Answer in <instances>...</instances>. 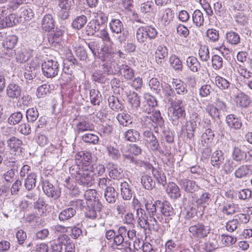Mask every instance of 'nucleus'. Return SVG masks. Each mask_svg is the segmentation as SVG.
Instances as JSON below:
<instances>
[{
    "mask_svg": "<svg viewBox=\"0 0 252 252\" xmlns=\"http://www.w3.org/2000/svg\"><path fill=\"white\" fill-rule=\"evenodd\" d=\"M87 21V17L81 15L77 16L72 22V27L73 29L80 30L83 28Z\"/></svg>",
    "mask_w": 252,
    "mask_h": 252,
    "instance_id": "nucleus-44",
    "label": "nucleus"
},
{
    "mask_svg": "<svg viewBox=\"0 0 252 252\" xmlns=\"http://www.w3.org/2000/svg\"><path fill=\"white\" fill-rule=\"evenodd\" d=\"M18 22L15 14H11L7 17H4L0 20V29L6 27H11L15 25Z\"/></svg>",
    "mask_w": 252,
    "mask_h": 252,
    "instance_id": "nucleus-32",
    "label": "nucleus"
},
{
    "mask_svg": "<svg viewBox=\"0 0 252 252\" xmlns=\"http://www.w3.org/2000/svg\"><path fill=\"white\" fill-rule=\"evenodd\" d=\"M178 183L181 188L187 193H193L199 189V186L194 181L188 179H181L178 180Z\"/></svg>",
    "mask_w": 252,
    "mask_h": 252,
    "instance_id": "nucleus-9",
    "label": "nucleus"
},
{
    "mask_svg": "<svg viewBox=\"0 0 252 252\" xmlns=\"http://www.w3.org/2000/svg\"><path fill=\"white\" fill-rule=\"evenodd\" d=\"M157 207L159 208L158 211L165 217L172 216L174 215V210L169 203L162 202L159 200L156 201Z\"/></svg>",
    "mask_w": 252,
    "mask_h": 252,
    "instance_id": "nucleus-16",
    "label": "nucleus"
},
{
    "mask_svg": "<svg viewBox=\"0 0 252 252\" xmlns=\"http://www.w3.org/2000/svg\"><path fill=\"white\" fill-rule=\"evenodd\" d=\"M235 99L237 104L242 108L248 107L251 103L250 96L242 92L237 94Z\"/></svg>",
    "mask_w": 252,
    "mask_h": 252,
    "instance_id": "nucleus-24",
    "label": "nucleus"
},
{
    "mask_svg": "<svg viewBox=\"0 0 252 252\" xmlns=\"http://www.w3.org/2000/svg\"><path fill=\"white\" fill-rule=\"evenodd\" d=\"M95 205L96 206V210L94 209V207H90L89 206H88V208L86 209V211L85 212V216L86 217L91 219H94L96 218L97 213H99V211L101 209L102 205L99 202H96V204Z\"/></svg>",
    "mask_w": 252,
    "mask_h": 252,
    "instance_id": "nucleus-43",
    "label": "nucleus"
},
{
    "mask_svg": "<svg viewBox=\"0 0 252 252\" xmlns=\"http://www.w3.org/2000/svg\"><path fill=\"white\" fill-rule=\"evenodd\" d=\"M120 73L126 81L132 80L134 78L135 71L128 65L122 64L120 69Z\"/></svg>",
    "mask_w": 252,
    "mask_h": 252,
    "instance_id": "nucleus-31",
    "label": "nucleus"
},
{
    "mask_svg": "<svg viewBox=\"0 0 252 252\" xmlns=\"http://www.w3.org/2000/svg\"><path fill=\"white\" fill-rule=\"evenodd\" d=\"M187 65L191 71L196 72L200 68V63L197 59L193 56L189 57L186 60Z\"/></svg>",
    "mask_w": 252,
    "mask_h": 252,
    "instance_id": "nucleus-38",
    "label": "nucleus"
},
{
    "mask_svg": "<svg viewBox=\"0 0 252 252\" xmlns=\"http://www.w3.org/2000/svg\"><path fill=\"white\" fill-rule=\"evenodd\" d=\"M234 69L241 76L245 79H249L252 77V72L242 64L236 63Z\"/></svg>",
    "mask_w": 252,
    "mask_h": 252,
    "instance_id": "nucleus-36",
    "label": "nucleus"
},
{
    "mask_svg": "<svg viewBox=\"0 0 252 252\" xmlns=\"http://www.w3.org/2000/svg\"><path fill=\"white\" fill-rule=\"evenodd\" d=\"M246 148L244 145L234 146L231 155L232 159L239 162L245 161L246 158Z\"/></svg>",
    "mask_w": 252,
    "mask_h": 252,
    "instance_id": "nucleus-13",
    "label": "nucleus"
},
{
    "mask_svg": "<svg viewBox=\"0 0 252 252\" xmlns=\"http://www.w3.org/2000/svg\"><path fill=\"white\" fill-rule=\"evenodd\" d=\"M91 102L94 105H99L100 101L101 94L100 92L96 90L92 89L90 92Z\"/></svg>",
    "mask_w": 252,
    "mask_h": 252,
    "instance_id": "nucleus-64",
    "label": "nucleus"
},
{
    "mask_svg": "<svg viewBox=\"0 0 252 252\" xmlns=\"http://www.w3.org/2000/svg\"><path fill=\"white\" fill-rule=\"evenodd\" d=\"M109 26L113 33H121L124 30L123 23L119 19H112L109 23Z\"/></svg>",
    "mask_w": 252,
    "mask_h": 252,
    "instance_id": "nucleus-39",
    "label": "nucleus"
},
{
    "mask_svg": "<svg viewBox=\"0 0 252 252\" xmlns=\"http://www.w3.org/2000/svg\"><path fill=\"white\" fill-rule=\"evenodd\" d=\"M117 119L124 126H127L132 123V118L130 115L124 113L117 115Z\"/></svg>",
    "mask_w": 252,
    "mask_h": 252,
    "instance_id": "nucleus-45",
    "label": "nucleus"
},
{
    "mask_svg": "<svg viewBox=\"0 0 252 252\" xmlns=\"http://www.w3.org/2000/svg\"><path fill=\"white\" fill-rule=\"evenodd\" d=\"M225 122L230 130H237L242 126V122L240 117L230 114L226 116Z\"/></svg>",
    "mask_w": 252,
    "mask_h": 252,
    "instance_id": "nucleus-11",
    "label": "nucleus"
},
{
    "mask_svg": "<svg viewBox=\"0 0 252 252\" xmlns=\"http://www.w3.org/2000/svg\"><path fill=\"white\" fill-rule=\"evenodd\" d=\"M123 137L126 141L136 142L140 139V133L134 129H129L123 133Z\"/></svg>",
    "mask_w": 252,
    "mask_h": 252,
    "instance_id": "nucleus-25",
    "label": "nucleus"
},
{
    "mask_svg": "<svg viewBox=\"0 0 252 252\" xmlns=\"http://www.w3.org/2000/svg\"><path fill=\"white\" fill-rule=\"evenodd\" d=\"M211 60L212 66L214 69L219 70L222 67L223 61L220 56L215 55L212 57Z\"/></svg>",
    "mask_w": 252,
    "mask_h": 252,
    "instance_id": "nucleus-63",
    "label": "nucleus"
},
{
    "mask_svg": "<svg viewBox=\"0 0 252 252\" xmlns=\"http://www.w3.org/2000/svg\"><path fill=\"white\" fill-rule=\"evenodd\" d=\"M214 136L213 131L209 128L206 129L202 135L201 140L202 145L204 147L203 153L206 154V156L209 155L211 152L210 147Z\"/></svg>",
    "mask_w": 252,
    "mask_h": 252,
    "instance_id": "nucleus-8",
    "label": "nucleus"
},
{
    "mask_svg": "<svg viewBox=\"0 0 252 252\" xmlns=\"http://www.w3.org/2000/svg\"><path fill=\"white\" fill-rule=\"evenodd\" d=\"M39 113L35 108H30L26 111V118L29 123L35 122L38 117Z\"/></svg>",
    "mask_w": 252,
    "mask_h": 252,
    "instance_id": "nucleus-53",
    "label": "nucleus"
},
{
    "mask_svg": "<svg viewBox=\"0 0 252 252\" xmlns=\"http://www.w3.org/2000/svg\"><path fill=\"white\" fill-rule=\"evenodd\" d=\"M124 94L126 96L128 102L130 106V112L135 115L141 104L139 95L137 93L130 90H125Z\"/></svg>",
    "mask_w": 252,
    "mask_h": 252,
    "instance_id": "nucleus-5",
    "label": "nucleus"
},
{
    "mask_svg": "<svg viewBox=\"0 0 252 252\" xmlns=\"http://www.w3.org/2000/svg\"><path fill=\"white\" fill-rule=\"evenodd\" d=\"M198 55L201 61L207 62L210 59L208 47L206 45H201L198 50Z\"/></svg>",
    "mask_w": 252,
    "mask_h": 252,
    "instance_id": "nucleus-52",
    "label": "nucleus"
},
{
    "mask_svg": "<svg viewBox=\"0 0 252 252\" xmlns=\"http://www.w3.org/2000/svg\"><path fill=\"white\" fill-rule=\"evenodd\" d=\"M91 168V171L94 173V177L95 174L98 176H101L105 172V168L104 165L99 163H94L91 165H89Z\"/></svg>",
    "mask_w": 252,
    "mask_h": 252,
    "instance_id": "nucleus-59",
    "label": "nucleus"
},
{
    "mask_svg": "<svg viewBox=\"0 0 252 252\" xmlns=\"http://www.w3.org/2000/svg\"><path fill=\"white\" fill-rule=\"evenodd\" d=\"M106 149L108 157L112 160L117 161L120 158L121 154L119 150L116 147L109 145L106 147Z\"/></svg>",
    "mask_w": 252,
    "mask_h": 252,
    "instance_id": "nucleus-37",
    "label": "nucleus"
},
{
    "mask_svg": "<svg viewBox=\"0 0 252 252\" xmlns=\"http://www.w3.org/2000/svg\"><path fill=\"white\" fill-rule=\"evenodd\" d=\"M149 86L151 90L156 94H159L161 91V84L158 79L156 78H151L149 82Z\"/></svg>",
    "mask_w": 252,
    "mask_h": 252,
    "instance_id": "nucleus-62",
    "label": "nucleus"
},
{
    "mask_svg": "<svg viewBox=\"0 0 252 252\" xmlns=\"http://www.w3.org/2000/svg\"><path fill=\"white\" fill-rule=\"evenodd\" d=\"M97 193L94 189H90L86 191L84 196L86 201H94V205L97 202Z\"/></svg>",
    "mask_w": 252,
    "mask_h": 252,
    "instance_id": "nucleus-60",
    "label": "nucleus"
},
{
    "mask_svg": "<svg viewBox=\"0 0 252 252\" xmlns=\"http://www.w3.org/2000/svg\"><path fill=\"white\" fill-rule=\"evenodd\" d=\"M141 180L142 185L147 189H151L155 186V181L151 176L143 175L141 177Z\"/></svg>",
    "mask_w": 252,
    "mask_h": 252,
    "instance_id": "nucleus-49",
    "label": "nucleus"
},
{
    "mask_svg": "<svg viewBox=\"0 0 252 252\" xmlns=\"http://www.w3.org/2000/svg\"><path fill=\"white\" fill-rule=\"evenodd\" d=\"M192 236L198 239L204 238L210 233L209 226L205 225L202 222H194L190 224L189 228Z\"/></svg>",
    "mask_w": 252,
    "mask_h": 252,
    "instance_id": "nucleus-3",
    "label": "nucleus"
},
{
    "mask_svg": "<svg viewBox=\"0 0 252 252\" xmlns=\"http://www.w3.org/2000/svg\"><path fill=\"white\" fill-rule=\"evenodd\" d=\"M224 159L223 152L220 150H217L211 156V162L214 167L219 168L223 162Z\"/></svg>",
    "mask_w": 252,
    "mask_h": 252,
    "instance_id": "nucleus-27",
    "label": "nucleus"
},
{
    "mask_svg": "<svg viewBox=\"0 0 252 252\" xmlns=\"http://www.w3.org/2000/svg\"><path fill=\"white\" fill-rule=\"evenodd\" d=\"M76 213L73 207H69L63 210L59 214V219L61 221H66L72 218Z\"/></svg>",
    "mask_w": 252,
    "mask_h": 252,
    "instance_id": "nucleus-35",
    "label": "nucleus"
},
{
    "mask_svg": "<svg viewBox=\"0 0 252 252\" xmlns=\"http://www.w3.org/2000/svg\"><path fill=\"white\" fill-rule=\"evenodd\" d=\"M144 98L145 101L144 103H146L144 108H146V105H148L150 107L154 108L157 106L158 101L156 97L153 95H151L149 93L145 94L144 95Z\"/></svg>",
    "mask_w": 252,
    "mask_h": 252,
    "instance_id": "nucleus-58",
    "label": "nucleus"
},
{
    "mask_svg": "<svg viewBox=\"0 0 252 252\" xmlns=\"http://www.w3.org/2000/svg\"><path fill=\"white\" fill-rule=\"evenodd\" d=\"M104 197L109 203H114L118 198L116 189L112 187H107L104 191Z\"/></svg>",
    "mask_w": 252,
    "mask_h": 252,
    "instance_id": "nucleus-33",
    "label": "nucleus"
},
{
    "mask_svg": "<svg viewBox=\"0 0 252 252\" xmlns=\"http://www.w3.org/2000/svg\"><path fill=\"white\" fill-rule=\"evenodd\" d=\"M46 208V204L43 199L39 198L34 203V208L37 211V215L42 216L44 213Z\"/></svg>",
    "mask_w": 252,
    "mask_h": 252,
    "instance_id": "nucleus-55",
    "label": "nucleus"
},
{
    "mask_svg": "<svg viewBox=\"0 0 252 252\" xmlns=\"http://www.w3.org/2000/svg\"><path fill=\"white\" fill-rule=\"evenodd\" d=\"M166 191L170 197L173 199L179 198L181 196V191L179 187L174 182H169Z\"/></svg>",
    "mask_w": 252,
    "mask_h": 252,
    "instance_id": "nucleus-19",
    "label": "nucleus"
},
{
    "mask_svg": "<svg viewBox=\"0 0 252 252\" xmlns=\"http://www.w3.org/2000/svg\"><path fill=\"white\" fill-rule=\"evenodd\" d=\"M169 63L172 67L175 70H181L182 69V63L176 55H173L170 56Z\"/></svg>",
    "mask_w": 252,
    "mask_h": 252,
    "instance_id": "nucleus-57",
    "label": "nucleus"
},
{
    "mask_svg": "<svg viewBox=\"0 0 252 252\" xmlns=\"http://www.w3.org/2000/svg\"><path fill=\"white\" fill-rule=\"evenodd\" d=\"M225 38L228 43L233 46L238 45L241 42L240 35L233 31L227 32L225 33Z\"/></svg>",
    "mask_w": 252,
    "mask_h": 252,
    "instance_id": "nucleus-28",
    "label": "nucleus"
},
{
    "mask_svg": "<svg viewBox=\"0 0 252 252\" xmlns=\"http://www.w3.org/2000/svg\"><path fill=\"white\" fill-rule=\"evenodd\" d=\"M94 125L86 117L80 118L75 125V133L76 135L88 131H93Z\"/></svg>",
    "mask_w": 252,
    "mask_h": 252,
    "instance_id": "nucleus-7",
    "label": "nucleus"
},
{
    "mask_svg": "<svg viewBox=\"0 0 252 252\" xmlns=\"http://www.w3.org/2000/svg\"><path fill=\"white\" fill-rule=\"evenodd\" d=\"M138 225L141 228L146 229L149 223L147 221L148 217L143 209L138 208L136 209V216Z\"/></svg>",
    "mask_w": 252,
    "mask_h": 252,
    "instance_id": "nucleus-23",
    "label": "nucleus"
},
{
    "mask_svg": "<svg viewBox=\"0 0 252 252\" xmlns=\"http://www.w3.org/2000/svg\"><path fill=\"white\" fill-rule=\"evenodd\" d=\"M206 35L209 42H218L220 34L218 30L215 29H209L206 32Z\"/></svg>",
    "mask_w": 252,
    "mask_h": 252,
    "instance_id": "nucleus-51",
    "label": "nucleus"
},
{
    "mask_svg": "<svg viewBox=\"0 0 252 252\" xmlns=\"http://www.w3.org/2000/svg\"><path fill=\"white\" fill-rule=\"evenodd\" d=\"M7 145L10 149L14 151H18L19 150L21 151V146L22 145V141L13 136L7 140Z\"/></svg>",
    "mask_w": 252,
    "mask_h": 252,
    "instance_id": "nucleus-48",
    "label": "nucleus"
},
{
    "mask_svg": "<svg viewBox=\"0 0 252 252\" xmlns=\"http://www.w3.org/2000/svg\"><path fill=\"white\" fill-rule=\"evenodd\" d=\"M36 177V175L33 172L28 175L24 181V186L27 190H32L35 187Z\"/></svg>",
    "mask_w": 252,
    "mask_h": 252,
    "instance_id": "nucleus-41",
    "label": "nucleus"
},
{
    "mask_svg": "<svg viewBox=\"0 0 252 252\" xmlns=\"http://www.w3.org/2000/svg\"><path fill=\"white\" fill-rule=\"evenodd\" d=\"M173 87L179 95H184L188 92L186 85L181 80L173 79L172 82Z\"/></svg>",
    "mask_w": 252,
    "mask_h": 252,
    "instance_id": "nucleus-29",
    "label": "nucleus"
},
{
    "mask_svg": "<svg viewBox=\"0 0 252 252\" xmlns=\"http://www.w3.org/2000/svg\"><path fill=\"white\" fill-rule=\"evenodd\" d=\"M96 36L101 38L104 43L113 44L108 32L104 28L98 31Z\"/></svg>",
    "mask_w": 252,
    "mask_h": 252,
    "instance_id": "nucleus-56",
    "label": "nucleus"
},
{
    "mask_svg": "<svg viewBox=\"0 0 252 252\" xmlns=\"http://www.w3.org/2000/svg\"><path fill=\"white\" fill-rule=\"evenodd\" d=\"M42 189L44 192L48 197L58 199L60 196V191L48 181L45 180L43 182Z\"/></svg>",
    "mask_w": 252,
    "mask_h": 252,
    "instance_id": "nucleus-12",
    "label": "nucleus"
},
{
    "mask_svg": "<svg viewBox=\"0 0 252 252\" xmlns=\"http://www.w3.org/2000/svg\"><path fill=\"white\" fill-rule=\"evenodd\" d=\"M162 97L168 102H172V98L176 96L174 88L168 83L164 82L161 84Z\"/></svg>",
    "mask_w": 252,
    "mask_h": 252,
    "instance_id": "nucleus-14",
    "label": "nucleus"
},
{
    "mask_svg": "<svg viewBox=\"0 0 252 252\" xmlns=\"http://www.w3.org/2000/svg\"><path fill=\"white\" fill-rule=\"evenodd\" d=\"M81 139L86 143H88L93 145H96L98 143L99 138L97 135L93 133H86L81 137Z\"/></svg>",
    "mask_w": 252,
    "mask_h": 252,
    "instance_id": "nucleus-50",
    "label": "nucleus"
},
{
    "mask_svg": "<svg viewBox=\"0 0 252 252\" xmlns=\"http://www.w3.org/2000/svg\"><path fill=\"white\" fill-rule=\"evenodd\" d=\"M104 28V26L94 19L89 23L86 32H88V35H93L95 32L101 30V28Z\"/></svg>",
    "mask_w": 252,
    "mask_h": 252,
    "instance_id": "nucleus-30",
    "label": "nucleus"
},
{
    "mask_svg": "<svg viewBox=\"0 0 252 252\" xmlns=\"http://www.w3.org/2000/svg\"><path fill=\"white\" fill-rule=\"evenodd\" d=\"M23 117L22 113L20 112H16L11 114L8 119V122L11 125H15L19 124Z\"/></svg>",
    "mask_w": 252,
    "mask_h": 252,
    "instance_id": "nucleus-54",
    "label": "nucleus"
},
{
    "mask_svg": "<svg viewBox=\"0 0 252 252\" xmlns=\"http://www.w3.org/2000/svg\"><path fill=\"white\" fill-rule=\"evenodd\" d=\"M75 159L76 162V165H79L81 167L92 165V155L89 152L83 151L78 152L75 155Z\"/></svg>",
    "mask_w": 252,
    "mask_h": 252,
    "instance_id": "nucleus-10",
    "label": "nucleus"
},
{
    "mask_svg": "<svg viewBox=\"0 0 252 252\" xmlns=\"http://www.w3.org/2000/svg\"><path fill=\"white\" fill-rule=\"evenodd\" d=\"M122 196L124 200H128L132 197L133 191L131 185L127 182L124 181L120 184Z\"/></svg>",
    "mask_w": 252,
    "mask_h": 252,
    "instance_id": "nucleus-26",
    "label": "nucleus"
},
{
    "mask_svg": "<svg viewBox=\"0 0 252 252\" xmlns=\"http://www.w3.org/2000/svg\"><path fill=\"white\" fill-rule=\"evenodd\" d=\"M55 21L52 14L45 15L41 21L42 29L47 32H49L53 29L55 26Z\"/></svg>",
    "mask_w": 252,
    "mask_h": 252,
    "instance_id": "nucleus-21",
    "label": "nucleus"
},
{
    "mask_svg": "<svg viewBox=\"0 0 252 252\" xmlns=\"http://www.w3.org/2000/svg\"><path fill=\"white\" fill-rule=\"evenodd\" d=\"M215 82L218 88L221 90H228L230 88V82L219 75L215 77Z\"/></svg>",
    "mask_w": 252,
    "mask_h": 252,
    "instance_id": "nucleus-46",
    "label": "nucleus"
},
{
    "mask_svg": "<svg viewBox=\"0 0 252 252\" xmlns=\"http://www.w3.org/2000/svg\"><path fill=\"white\" fill-rule=\"evenodd\" d=\"M144 111L147 113V115L143 116L142 118V124L144 127L152 129H157V126H161L164 121L161 116L159 111H151V108H143ZM158 132L157 129L155 130Z\"/></svg>",
    "mask_w": 252,
    "mask_h": 252,
    "instance_id": "nucleus-2",
    "label": "nucleus"
},
{
    "mask_svg": "<svg viewBox=\"0 0 252 252\" xmlns=\"http://www.w3.org/2000/svg\"><path fill=\"white\" fill-rule=\"evenodd\" d=\"M109 171V175L113 179L120 180L122 179L124 174L123 170L120 168H118L117 165L113 162H109L107 166Z\"/></svg>",
    "mask_w": 252,
    "mask_h": 252,
    "instance_id": "nucleus-20",
    "label": "nucleus"
},
{
    "mask_svg": "<svg viewBox=\"0 0 252 252\" xmlns=\"http://www.w3.org/2000/svg\"><path fill=\"white\" fill-rule=\"evenodd\" d=\"M252 174V165L243 164L236 169L234 176L236 178L242 179Z\"/></svg>",
    "mask_w": 252,
    "mask_h": 252,
    "instance_id": "nucleus-18",
    "label": "nucleus"
},
{
    "mask_svg": "<svg viewBox=\"0 0 252 252\" xmlns=\"http://www.w3.org/2000/svg\"><path fill=\"white\" fill-rule=\"evenodd\" d=\"M112 44L105 43L104 46L101 48L100 54L103 55V56L101 57L102 61H106L112 58V55L114 52L111 46Z\"/></svg>",
    "mask_w": 252,
    "mask_h": 252,
    "instance_id": "nucleus-42",
    "label": "nucleus"
},
{
    "mask_svg": "<svg viewBox=\"0 0 252 252\" xmlns=\"http://www.w3.org/2000/svg\"><path fill=\"white\" fill-rule=\"evenodd\" d=\"M144 140L147 146L153 151H161L158 140L152 132L148 130L143 133Z\"/></svg>",
    "mask_w": 252,
    "mask_h": 252,
    "instance_id": "nucleus-6",
    "label": "nucleus"
},
{
    "mask_svg": "<svg viewBox=\"0 0 252 252\" xmlns=\"http://www.w3.org/2000/svg\"><path fill=\"white\" fill-rule=\"evenodd\" d=\"M192 19L196 27H201L203 25L204 19L203 13L200 10H195L192 14Z\"/></svg>",
    "mask_w": 252,
    "mask_h": 252,
    "instance_id": "nucleus-47",
    "label": "nucleus"
},
{
    "mask_svg": "<svg viewBox=\"0 0 252 252\" xmlns=\"http://www.w3.org/2000/svg\"><path fill=\"white\" fill-rule=\"evenodd\" d=\"M6 92L9 98L17 99L21 96L22 88L18 84L11 83L7 86Z\"/></svg>",
    "mask_w": 252,
    "mask_h": 252,
    "instance_id": "nucleus-17",
    "label": "nucleus"
},
{
    "mask_svg": "<svg viewBox=\"0 0 252 252\" xmlns=\"http://www.w3.org/2000/svg\"><path fill=\"white\" fill-rule=\"evenodd\" d=\"M158 16L162 24L166 26L172 21L174 13L170 8H166L160 10L158 13Z\"/></svg>",
    "mask_w": 252,
    "mask_h": 252,
    "instance_id": "nucleus-15",
    "label": "nucleus"
},
{
    "mask_svg": "<svg viewBox=\"0 0 252 252\" xmlns=\"http://www.w3.org/2000/svg\"><path fill=\"white\" fill-rule=\"evenodd\" d=\"M63 32V30L56 27L53 33H51L48 36V40L50 44L55 46L57 44L59 43L62 40Z\"/></svg>",
    "mask_w": 252,
    "mask_h": 252,
    "instance_id": "nucleus-22",
    "label": "nucleus"
},
{
    "mask_svg": "<svg viewBox=\"0 0 252 252\" xmlns=\"http://www.w3.org/2000/svg\"><path fill=\"white\" fill-rule=\"evenodd\" d=\"M108 101L109 107L113 110L117 111L123 108L122 101L114 95L110 96L108 98Z\"/></svg>",
    "mask_w": 252,
    "mask_h": 252,
    "instance_id": "nucleus-40",
    "label": "nucleus"
},
{
    "mask_svg": "<svg viewBox=\"0 0 252 252\" xmlns=\"http://www.w3.org/2000/svg\"><path fill=\"white\" fill-rule=\"evenodd\" d=\"M17 40L16 36L14 35H9L6 37L3 43V46L6 49H12L16 45Z\"/></svg>",
    "mask_w": 252,
    "mask_h": 252,
    "instance_id": "nucleus-61",
    "label": "nucleus"
},
{
    "mask_svg": "<svg viewBox=\"0 0 252 252\" xmlns=\"http://www.w3.org/2000/svg\"><path fill=\"white\" fill-rule=\"evenodd\" d=\"M71 177L76 183L84 187H91L94 182V173L90 166L81 167L79 165H73L69 168Z\"/></svg>",
    "mask_w": 252,
    "mask_h": 252,
    "instance_id": "nucleus-1",
    "label": "nucleus"
},
{
    "mask_svg": "<svg viewBox=\"0 0 252 252\" xmlns=\"http://www.w3.org/2000/svg\"><path fill=\"white\" fill-rule=\"evenodd\" d=\"M156 59L158 63H161L165 58L168 56V49L163 45H159L156 51Z\"/></svg>",
    "mask_w": 252,
    "mask_h": 252,
    "instance_id": "nucleus-34",
    "label": "nucleus"
},
{
    "mask_svg": "<svg viewBox=\"0 0 252 252\" xmlns=\"http://www.w3.org/2000/svg\"><path fill=\"white\" fill-rule=\"evenodd\" d=\"M43 74L47 78H53L58 75L59 71V64L55 59L44 61L41 66Z\"/></svg>",
    "mask_w": 252,
    "mask_h": 252,
    "instance_id": "nucleus-4",
    "label": "nucleus"
}]
</instances>
